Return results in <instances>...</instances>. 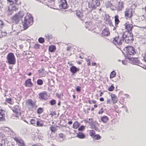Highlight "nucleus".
I'll return each instance as SVG.
<instances>
[{
	"label": "nucleus",
	"instance_id": "obj_33",
	"mask_svg": "<svg viewBox=\"0 0 146 146\" xmlns=\"http://www.w3.org/2000/svg\"><path fill=\"white\" fill-rule=\"evenodd\" d=\"M116 76V73L114 71H112L110 73V79L113 78Z\"/></svg>",
	"mask_w": 146,
	"mask_h": 146
},
{
	"label": "nucleus",
	"instance_id": "obj_57",
	"mask_svg": "<svg viewBox=\"0 0 146 146\" xmlns=\"http://www.w3.org/2000/svg\"><path fill=\"white\" fill-rule=\"evenodd\" d=\"M71 49V46H68L67 47L66 50L68 51H69Z\"/></svg>",
	"mask_w": 146,
	"mask_h": 146
},
{
	"label": "nucleus",
	"instance_id": "obj_40",
	"mask_svg": "<svg viewBox=\"0 0 146 146\" xmlns=\"http://www.w3.org/2000/svg\"><path fill=\"white\" fill-rule=\"evenodd\" d=\"M36 122V120L34 119H31L30 121L31 124L33 125H35Z\"/></svg>",
	"mask_w": 146,
	"mask_h": 146
},
{
	"label": "nucleus",
	"instance_id": "obj_20",
	"mask_svg": "<svg viewBox=\"0 0 146 146\" xmlns=\"http://www.w3.org/2000/svg\"><path fill=\"white\" fill-rule=\"evenodd\" d=\"M110 32L109 29L105 28L102 31V35L104 36H108L110 35Z\"/></svg>",
	"mask_w": 146,
	"mask_h": 146
},
{
	"label": "nucleus",
	"instance_id": "obj_14",
	"mask_svg": "<svg viewBox=\"0 0 146 146\" xmlns=\"http://www.w3.org/2000/svg\"><path fill=\"white\" fill-rule=\"evenodd\" d=\"M123 4V1L121 0L118 2L116 7V8L118 11L121 10L124 8Z\"/></svg>",
	"mask_w": 146,
	"mask_h": 146
},
{
	"label": "nucleus",
	"instance_id": "obj_18",
	"mask_svg": "<svg viewBox=\"0 0 146 146\" xmlns=\"http://www.w3.org/2000/svg\"><path fill=\"white\" fill-rule=\"evenodd\" d=\"M131 63L136 64L138 63V60L137 58H129Z\"/></svg>",
	"mask_w": 146,
	"mask_h": 146
},
{
	"label": "nucleus",
	"instance_id": "obj_10",
	"mask_svg": "<svg viewBox=\"0 0 146 146\" xmlns=\"http://www.w3.org/2000/svg\"><path fill=\"white\" fill-rule=\"evenodd\" d=\"M113 43L116 46H119L122 44V40L119 36H116L113 40Z\"/></svg>",
	"mask_w": 146,
	"mask_h": 146
},
{
	"label": "nucleus",
	"instance_id": "obj_46",
	"mask_svg": "<svg viewBox=\"0 0 146 146\" xmlns=\"http://www.w3.org/2000/svg\"><path fill=\"white\" fill-rule=\"evenodd\" d=\"M50 103L52 105H55L56 104V101L54 100H52L50 101Z\"/></svg>",
	"mask_w": 146,
	"mask_h": 146
},
{
	"label": "nucleus",
	"instance_id": "obj_50",
	"mask_svg": "<svg viewBox=\"0 0 146 146\" xmlns=\"http://www.w3.org/2000/svg\"><path fill=\"white\" fill-rule=\"evenodd\" d=\"M123 64L124 65H127L128 64V62L126 59L122 61Z\"/></svg>",
	"mask_w": 146,
	"mask_h": 146
},
{
	"label": "nucleus",
	"instance_id": "obj_53",
	"mask_svg": "<svg viewBox=\"0 0 146 146\" xmlns=\"http://www.w3.org/2000/svg\"><path fill=\"white\" fill-rule=\"evenodd\" d=\"M3 23L2 21L0 20V28H2L3 25Z\"/></svg>",
	"mask_w": 146,
	"mask_h": 146
},
{
	"label": "nucleus",
	"instance_id": "obj_51",
	"mask_svg": "<svg viewBox=\"0 0 146 146\" xmlns=\"http://www.w3.org/2000/svg\"><path fill=\"white\" fill-rule=\"evenodd\" d=\"M76 90L78 92H80L81 91V87L79 86H77L76 88Z\"/></svg>",
	"mask_w": 146,
	"mask_h": 146
},
{
	"label": "nucleus",
	"instance_id": "obj_2",
	"mask_svg": "<svg viewBox=\"0 0 146 146\" xmlns=\"http://www.w3.org/2000/svg\"><path fill=\"white\" fill-rule=\"evenodd\" d=\"M22 23L24 28L25 29H27L28 27L32 25L33 21L31 16L29 15H26L23 22H22Z\"/></svg>",
	"mask_w": 146,
	"mask_h": 146
},
{
	"label": "nucleus",
	"instance_id": "obj_27",
	"mask_svg": "<svg viewBox=\"0 0 146 146\" xmlns=\"http://www.w3.org/2000/svg\"><path fill=\"white\" fill-rule=\"evenodd\" d=\"M80 125V123L78 121L74 122L73 125V128L74 129H77Z\"/></svg>",
	"mask_w": 146,
	"mask_h": 146
},
{
	"label": "nucleus",
	"instance_id": "obj_16",
	"mask_svg": "<svg viewBox=\"0 0 146 146\" xmlns=\"http://www.w3.org/2000/svg\"><path fill=\"white\" fill-rule=\"evenodd\" d=\"M110 96L112 102L113 104L117 103V96L114 94H111Z\"/></svg>",
	"mask_w": 146,
	"mask_h": 146
},
{
	"label": "nucleus",
	"instance_id": "obj_28",
	"mask_svg": "<svg viewBox=\"0 0 146 146\" xmlns=\"http://www.w3.org/2000/svg\"><path fill=\"white\" fill-rule=\"evenodd\" d=\"M14 139L16 142L17 144H18V145L20 143H21L23 141L21 138H18L17 137H15L14 138Z\"/></svg>",
	"mask_w": 146,
	"mask_h": 146
},
{
	"label": "nucleus",
	"instance_id": "obj_61",
	"mask_svg": "<svg viewBox=\"0 0 146 146\" xmlns=\"http://www.w3.org/2000/svg\"><path fill=\"white\" fill-rule=\"evenodd\" d=\"M68 123L69 125H71L72 123V121H69L68 122Z\"/></svg>",
	"mask_w": 146,
	"mask_h": 146
},
{
	"label": "nucleus",
	"instance_id": "obj_32",
	"mask_svg": "<svg viewBox=\"0 0 146 146\" xmlns=\"http://www.w3.org/2000/svg\"><path fill=\"white\" fill-rule=\"evenodd\" d=\"M5 114L0 110V121H3L5 119Z\"/></svg>",
	"mask_w": 146,
	"mask_h": 146
},
{
	"label": "nucleus",
	"instance_id": "obj_48",
	"mask_svg": "<svg viewBox=\"0 0 146 146\" xmlns=\"http://www.w3.org/2000/svg\"><path fill=\"white\" fill-rule=\"evenodd\" d=\"M85 127L83 125H82L78 129V131H82L84 129Z\"/></svg>",
	"mask_w": 146,
	"mask_h": 146
},
{
	"label": "nucleus",
	"instance_id": "obj_42",
	"mask_svg": "<svg viewBox=\"0 0 146 146\" xmlns=\"http://www.w3.org/2000/svg\"><path fill=\"white\" fill-rule=\"evenodd\" d=\"M86 61L88 62L87 65L88 66H90L91 65L90 61L91 59L89 58H85Z\"/></svg>",
	"mask_w": 146,
	"mask_h": 146
},
{
	"label": "nucleus",
	"instance_id": "obj_26",
	"mask_svg": "<svg viewBox=\"0 0 146 146\" xmlns=\"http://www.w3.org/2000/svg\"><path fill=\"white\" fill-rule=\"evenodd\" d=\"M56 49V47L54 45H50L49 46L48 50L51 52H54Z\"/></svg>",
	"mask_w": 146,
	"mask_h": 146
},
{
	"label": "nucleus",
	"instance_id": "obj_36",
	"mask_svg": "<svg viewBox=\"0 0 146 146\" xmlns=\"http://www.w3.org/2000/svg\"><path fill=\"white\" fill-rule=\"evenodd\" d=\"M92 138L95 139L99 140L101 138V137L99 135L96 134Z\"/></svg>",
	"mask_w": 146,
	"mask_h": 146
},
{
	"label": "nucleus",
	"instance_id": "obj_23",
	"mask_svg": "<svg viewBox=\"0 0 146 146\" xmlns=\"http://www.w3.org/2000/svg\"><path fill=\"white\" fill-rule=\"evenodd\" d=\"M119 16L117 15H116L114 16V21H115V25L116 27H117L118 25V24L120 22V20L119 19Z\"/></svg>",
	"mask_w": 146,
	"mask_h": 146
},
{
	"label": "nucleus",
	"instance_id": "obj_29",
	"mask_svg": "<svg viewBox=\"0 0 146 146\" xmlns=\"http://www.w3.org/2000/svg\"><path fill=\"white\" fill-rule=\"evenodd\" d=\"M36 125L38 126L42 127L43 125V123L42 121L40 119H38L36 121Z\"/></svg>",
	"mask_w": 146,
	"mask_h": 146
},
{
	"label": "nucleus",
	"instance_id": "obj_17",
	"mask_svg": "<svg viewBox=\"0 0 146 146\" xmlns=\"http://www.w3.org/2000/svg\"><path fill=\"white\" fill-rule=\"evenodd\" d=\"M38 73L40 77L45 76L46 75L45 71L44 68H42L38 70Z\"/></svg>",
	"mask_w": 146,
	"mask_h": 146
},
{
	"label": "nucleus",
	"instance_id": "obj_59",
	"mask_svg": "<svg viewBox=\"0 0 146 146\" xmlns=\"http://www.w3.org/2000/svg\"><path fill=\"white\" fill-rule=\"evenodd\" d=\"M100 100L101 102H103L104 101V99L103 98H101L100 99Z\"/></svg>",
	"mask_w": 146,
	"mask_h": 146
},
{
	"label": "nucleus",
	"instance_id": "obj_52",
	"mask_svg": "<svg viewBox=\"0 0 146 146\" xmlns=\"http://www.w3.org/2000/svg\"><path fill=\"white\" fill-rule=\"evenodd\" d=\"M143 58L144 60L146 62V52L143 55Z\"/></svg>",
	"mask_w": 146,
	"mask_h": 146
},
{
	"label": "nucleus",
	"instance_id": "obj_41",
	"mask_svg": "<svg viewBox=\"0 0 146 146\" xmlns=\"http://www.w3.org/2000/svg\"><path fill=\"white\" fill-rule=\"evenodd\" d=\"M43 110L42 108H39L38 109L37 112L38 114H41L43 112Z\"/></svg>",
	"mask_w": 146,
	"mask_h": 146
},
{
	"label": "nucleus",
	"instance_id": "obj_25",
	"mask_svg": "<svg viewBox=\"0 0 146 146\" xmlns=\"http://www.w3.org/2000/svg\"><path fill=\"white\" fill-rule=\"evenodd\" d=\"M101 120L104 123H106L108 121L109 118L106 116H104L101 117Z\"/></svg>",
	"mask_w": 146,
	"mask_h": 146
},
{
	"label": "nucleus",
	"instance_id": "obj_15",
	"mask_svg": "<svg viewBox=\"0 0 146 146\" xmlns=\"http://www.w3.org/2000/svg\"><path fill=\"white\" fill-rule=\"evenodd\" d=\"M25 86L28 87H31L33 86V84L31 82V79L29 78L25 81L24 84Z\"/></svg>",
	"mask_w": 146,
	"mask_h": 146
},
{
	"label": "nucleus",
	"instance_id": "obj_64",
	"mask_svg": "<svg viewBox=\"0 0 146 146\" xmlns=\"http://www.w3.org/2000/svg\"><path fill=\"white\" fill-rule=\"evenodd\" d=\"M101 92V93H100V96H102L103 94V93L101 91H100Z\"/></svg>",
	"mask_w": 146,
	"mask_h": 146
},
{
	"label": "nucleus",
	"instance_id": "obj_7",
	"mask_svg": "<svg viewBox=\"0 0 146 146\" xmlns=\"http://www.w3.org/2000/svg\"><path fill=\"white\" fill-rule=\"evenodd\" d=\"M24 15V13L23 12L19 11L18 13L15 14L13 16L12 18V21L13 23H17L19 22L20 19L22 18Z\"/></svg>",
	"mask_w": 146,
	"mask_h": 146
},
{
	"label": "nucleus",
	"instance_id": "obj_24",
	"mask_svg": "<svg viewBox=\"0 0 146 146\" xmlns=\"http://www.w3.org/2000/svg\"><path fill=\"white\" fill-rule=\"evenodd\" d=\"M18 10V8L15 6H12L11 5L9 7L8 10L10 11H16Z\"/></svg>",
	"mask_w": 146,
	"mask_h": 146
},
{
	"label": "nucleus",
	"instance_id": "obj_4",
	"mask_svg": "<svg viewBox=\"0 0 146 146\" xmlns=\"http://www.w3.org/2000/svg\"><path fill=\"white\" fill-rule=\"evenodd\" d=\"M124 17L126 20H130L132 21V18L133 13L132 9L126 8L124 11Z\"/></svg>",
	"mask_w": 146,
	"mask_h": 146
},
{
	"label": "nucleus",
	"instance_id": "obj_5",
	"mask_svg": "<svg viewBox=\"0 0 146 146\" xmlns=\"http://www.w3.org/2000/svg\"><path fill=\"white\" fill-rule=\"evenodd\" d=\"M100 5V0H91L89 2V7L94 10Z\"/></svg>",
	"mask_w": 146,
	"mask_h": 146
},
{
	"label": "nucleus",
	"instance_id": "obj_43",
	"mask_svg": "<svg viewBox=\"0 0 146 146\" xmlns=\"http://www.w3.org/2000/svg\"><path fill=\"white\" fill-rule=\"evenodd\" d=\"M39 42L41 43H42L44 42V40L43 38L42 37H40L38 39Z\"/></svg>",
	"mask_w": 146,
	"mask_h": 146
},
{
	"label": "nucleus",
	"instance_id": "obj_35",
	"mask_svg": "<svg viewBox=\"0 0 146 146\" xmlns=\"http://www.w3.org/2000/svg\"><path fill=\"white\" fill-rule=\"evenodd\" d=\"M115 89V87L114 86L113 84H112L111 86L109 87L108 89V90L109 91H113Z\"/></svg>",
	"mask_w": 146,
	"mask_h": 146
},
{
	"label": "nucleus",
	"instance_id": "obj_62",
	"mask_svg": "<svg viewBox=\"0 0 146 146\" xmlns=\"http://www.w3.org/2000/svg\"><path fill=\"white\" fill-rule=\"evenodd\" d=\"M1 37H2V31L1 30H0V38Z\"/></svg>",
	"mask_w": 146,
	"mask_h": 146
},
{
	"label": "nucleus",
	"instance_id": "obj_54",
	"mask_svg": "<svg viewBox=\"0 0 146 146\" xmlns=\"http://www.w3.org/2000/svg\"><path fill=\"white\" fill-rule=\"evenodd\" d=\"M7 34V33L6 32H2V37L5 36Z\"/></svg>",
	"mask_w": 146,
	"mask_h": 146
},
{
	"label": "nucleus",
	"instance_id": "obj_11",
	"mask_svg": "<svg viewBox=\"0 0 146 146\" xmlns=\"http://www.w3.org/2000/svg\"><path fill=\"white\" fill-rule=\"evenodd\" d=\"M59 7L60 9H65L67 8V4L66 0H61L59 3Z\"/></svg>",
	"mask_w": 146,
	"mask_h": 146
},
{
	"label": "nucleus",
	"instance_id": "obj_30",
	"mask_svg": "<svg viewBox=\"0 0 146 146\" xmlns=\"http://www.w3.org/2000/svg\"><path fill=\"white\" fill-rule=\"evenodd\" d=\"M76 15L77 17L80 18H82L83 16V14L79 11H76Z\"/></svg>",
	"mask_w": 146,
	"mask_h": 146
},
{
	"label": "nucleus",
	"instance_id": "obj_6",
	"mask_svg": "<svg viewBox=\"0 0 146 146\" xmlns=\"http://www.w3.org/2000/svg\"><path fill=\"white\" fill-rule=\"evenodd\" d=\"M124 51L127 55H134L136 54L134 48L131 46H127L125 47Z\"/></svg>",
	"mask_w": 146,
	"mask_h": 146
},
{
	"label": "nucleus",
	"instance_id": "obj_9",
	"mask_svg": "<svg viewBox=\"0 0 146 146\" xmlns=\"http://www.w3.org/2000/svg\"><path fill=\"white\" fill-rule=\"evenodd\" d=\"M125 29L126 31L125 32L128 33H132V30L133 28V26L132 24H131L129 22H127L124 25Z\"/></svg>",
	"mask_w": 146,
	"mask_h": 146
},
{
	"label": "nucleus",
	"instance_id": "obj_37",
	"mask_svg": "<svg viewBox=\"0 0 146 146\" xmlns=\"http://www.w3.org/2000/svg\"><path fill=\"white\" fill-rule=\"evenodd\" d=\"M37 83L38 85H42L43 84V81L42 80L39 79L37 80Z\"/></svg>",
	"mask_w": 146,
	"mask_h": 146
},
{
	"label": "nucleus",
	"instance_id": "obj_55",
	"mask_svg": "<svg viewBox=\"0 0 146 146\" xmlns=\"http://www.w3.org/2000/svg\"><path fill=\"white\" fill-rule=\"evenodd\" d=\"M18 145L19 146H25L23 141L21 143L19 144Z\"/></svg>",
	"mask_w": 146,
	"mask_h": 146
},
{
	"label": "nucleus",
	"instance_id": "obj_47",
	"mask_svg": "<svg viewBox=\"0 0 146 146\" xmlns=\"http://www.w3.org/2000/svg\"><path fill=\"white\" fill-rule=\"evenodd\" d=\"M45 2L47 4L49 3L54 2V0H44Z\"/></svg>",
	"mask_w": 146,
	"mask_h": 146
},
{
	"label": "nucleus",
	"instance_id": "obj_45",
	"mask_svg": "<svg viewBox=\"0 0 146 146\" xmlns=\"http://www.w3.org/2000/svg\"><path fill=\"white\" fill-rule=\"evenodd\" d=\"M40 45L38 44H36L34 46V48L35 49H38L40 48Z\"/></svg>",
	"mask_w": 146,
	"mask_h": 146
},
{
	"label": "nucleus",
	"instance_id": "obj_56",
	"mask_svg": "<svg viewBox=\"0 0 146 146\" xmlns=\"http://www.w3.org/2000/svg\"><path fill=\"white\" fill-rule=\"evenodd\" d=\"M111 103V100L110 99H108L107 100L106 104H110Z\"/></svg>",
	"mask_w": 146,
	"mask_h": 146
},
{
	"label": "nucleus",
	"instance_id": "obj_34",
	"mask_svg": "<svg viewBox=\"0 0 146 146\" xmlns=\"http://www.w3.org/2000/svg\"><path fill=\"white\" fill-rule=\"evenodd\" d=\"M50 129L52 132L55 133L57 130V128L55 127L52 126L50 127Z\"/></svg>",
	"mask_w": 146,
	"mask_h": 146
},
{
	"label": "nucleus",
	"instance_id": "obj_19",
	"mask_svg": "<svg viewBox=\"0 0 146 146\" xmlns=\"http://www.w3.org/2000/svg\"><path fill=\"white\" fill-rule=\"evenodd\" d=\"M70 70L72 74H74L76 73L77 72L79 71V69L77 68L75 66H73L70 68Z\"/></svg>",
	"mask_w": 146,
	"mask_h": 146
},
{
	"label": "nucleus",
	"instance_id": "obj_39",
	"mask_svg": "<svg viewBox=\"0 0 146 146\" xmlns=\"http://www.w3.org/2000/svg\"><path fill=\"white\" fill-rule=\"evenodd\" d=\"M5 101L10 104H13L11 98H6L5 100Z\"/></svg>",
	"mask_w": 146,
	"mask_h": 146
},
{
	"label": "nucleus",
	"instance_id": "obj_44",
	"mask_svg": "<svg viewBox=\"0 0 146 146\" xmlns=\"http://www.w3.org/2000/svg\"><path fill=\"white\" fill-rule=\"evenodd\" d=\"M45 36L48 39H50L52 38V36L50 34H46L45 35Z\"/></svg>",
	"mask_w": 146,
	"mask_h": 146
},
{
	"label": "nucleus",
	"instance_id": "obj_38",
	"mask_svg": "<svg viewBox=\"0 0 146 146\" xmlns=\"http://www.w3.org/2000/svg\"><path fill=\"white\" fill-rule=\"evenodd\" d=\"M50 115H51V117H53L57 115L56 112L55 111H52L51 112Z\"/></svg>",
	"mask_w": 146,
	"mask_h": 146
},
{
	"label": "nucleus",
	"instance_id": "obj_58",
	"mask_svg": "<svg viewBox=\"0 0 146 146\" xmlns=\"http://www.w3.org/2000/svg\"><path fill=\"white\" fill-rule=\"evenodd\" d=\"M56 96L58 98H59V99H60L61 98V95L60 94H58V93H56Z\"/></svg>",
	"mask_w": 146,
	"mask_h": 146
},
{
	"label": "nucleus",
	"instance_id": "obj_13",
	"mask_svg": "<svg viewBox=\"0 0 146 146\" xmlns=\"http://www.w3.org/2000/svg\"><path fill=\"white\" fill-rule=\"evenodd\" d=\"M25 104L26 106L27 107L30 106L33 107L35 105V103L31 99H29L27 100Z\"/></svg>",
	"mask_w": 146,
	"mask_h": 146
},
{
	"label": "nucleus",
	"instance_id": "obj_63",
	"mask_svg": "<svg viewBox=\"0 0 146 146\" xmlns=\"http://www.w3.org/2000/svg\"><path fill=\"white\" fill-rule=\"evenodd\" d=\"M96 101L95 100H93L92 101V103L93 104H95L96 103Z\"/></svg>",
	"mask_w": 146,
	"mask_h": 146
},
{
	"label": "nucleus",
	"instance_id": "obj_21",
	"mask_svg": "<svg viewBox=\"0 0 146 146\" xmlns=\"http://www.w3.org/2000/svg\"><path fill=\"white\" fill-rule=\"evenodd\" d=\"M9 2L12 3V5L15 4L20 5L21 3V2L20 0H7Z\"/></svg>",
	"mask_w": 146,
	"mask_h": 146
},
{
	"label": "nucleus",
	"instance_id": "obj_12",
	"mask_svg": "<svg viewBox=\"0 0 146 146\" xmlns=\"http://www.w3.org/2000/svg\"><path fill=\"white\" fill-rule=\"evenodd\" d=\"M104 21L106 24H109L110 26H113L112 23L110 19V17L108 14H105Z\"/></svg>",
	"mask_w": 146,
	"mask_h": 146
},
{
	"label": "nucleus",
	"instance_id": "obj_1",
	"mask_svg": "<svg viewBox=\"0 0 146 146\" xmlns=\"http://www.w3.org/2000/svg\"><path fill=\"white\" fill-rule=\"evenodd\" d=\"M122 38L127 44H131L134 41L133 35L132 33L123 32L122 35Z\"/></svg>",
	"mask_w": 146,
	"mask_h": 146
},
{
	"label": "nucleus",
	"instance_id": "obj_3",
	"mask_svg": "<svg viewBox=\"0 0 146 146\" xmlns=\"http://www.w3.org/2000/svg\"><path fill=\"white\" fill-rule=\"evenodd\" d=\"M7 60L6 61L7 63L9 64L15 65V64L16 59L13 53H9L7 56Z\"/></svg>",
	"mask_w": 146,
	"mask_h": 146
},
{
	"label": "nucleus",
	"instance_id": "obj_31",
	"mask_svg": "<svg viewBox=\"0 0 146 146\" xmlns=\"http://www.w3.org/2000/svg\"><path fill=\"white\" fill-rule=\"evenodd\" d=\"M89 134L90 136L92 138L96 135V132L94 130H91L90 131Z\"/></svg>",
	"mask_w": 146,
	"mask_h": 146
},
{
	"label": "nucleus",
	"instance_id": "obj_60",
	"mask_svg": "<svg viewBox=\"0 0 146 146\" xmlns=\"http://www.w3.org/2000/svg\"><path fill=\"white\" fill-rule=\"evenodd\" d=\"M96 64L95 62H92V66H95L96 65Z\"/></svg>",
	"mask_w": 146,
	"mask_h": 146
},
{
	"label": "nucleus",
	"instance_id": "obj_22",
	"mask_svg": "<svg viewBox=\"0 0 146 146\" xmlns=\"http://www.w3.org/2000/svg\"><path fill=\"white\" fill-rule=\"evenodd\" d=\"M76 137L80 139H84L86 137V135L82 132H79L77 133Z\"/></svg>",
	"mask_w": 146,
	"mask_h": 146
},
{
	"label": "nucleus",
	"instance_id": "obj_8",
	"mask_svg": "<svg viewBox=\"0 0 146 146\" xmlns=\"http://www.w3.org/2000/svg\"><path fill=\"white\" fill-rule=\"evenodd\" d=\"M38 98L40 100L46 101L49 98V96L46 91L42 92L38 94Z\"/></svg>",
	"mask_w": 146,
	"mask_h": 146
},
{
	"label": "nucleus",
	"instance_id": "obj_49",
	"mask_svg": "<svg viewBox=\"0 0 146 146\" xmlns=\"http://www.w3.org/2000/svg\"><path fill=\"white\" fill-rule=\"evenodd\" d=\"M58 136L59 137L61 138H63L65 136L62 133L59 134Z\"/></svg>",
	"mask_w": 146,
	"mask_h": 146
}]
</instances>
